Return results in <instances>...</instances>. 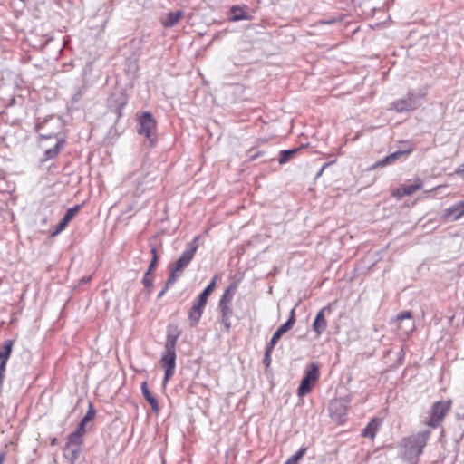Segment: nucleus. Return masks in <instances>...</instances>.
<instances>
[{
	"label": "nucleus",
	"instance_id": "1",
	"mask_svg": "<svg viewBox=\"0 0 464 464\" xmlns=\"http://www.w3.org/2000/svg\"><path fill=\"white\" fill-rule=\"evenodd\" d=\"M430 436V430H425L402 439L400 443L402 458L411 464H417Z\"/></svg>",
	"mask_w": 464,
	"mask_h": 464
},
{
	"label": "nucleus",
	"instance_id": "2",
	"mask_svg": "<svg viewBox=\"0 0 464 464\" xmlns=\"http://www.w3.org/2000/svg\"><path fill=\"white\" fill-rule=\"evenodd\" d=\"M179 334L167 335V340L165 343L164 352L161 355L160 363L161 367L164 369V380L163 382L166 383L169 381V379L175 373L176 368V344L179 338Z\"/></svg>",
	"mask_w": 464,
	"mask_h": 464
},
{
	"label": "nucleus",
	"instance_id": "3",
	"mask_svg": "<svg viewBox=\"0 0 464 464\" xmlns=\"http://www.w3.org/2000/svg\"><path fill=\"white\" fill-rule=\"evenodd\" d=\"M198 240V237L194 238L192 242H190L188 246V248L181 254V256L175 262L174 266L170 268V273L169 276V285H174L175 282L179 278L185 270V268L189 265L191 260L193 259L195 253L198 247L196 241Z\"/></svg>",
	"mask_w": 464,
	"mask_h": 464
},
{
	"label": "nucleus",
	"instance_id": "4",
	"mask_svg": "<svg viewBox=\"0 0 464 464\" xmlns=\"http://www.w3.org/2000/svg\"><path fill=\"white\" fill-rule=\"evenodd\" d=\"M138 125L139 134L144 135L148 139L150 147H154L157 143V121L153 115L149 111L143 112L139 116Z\"/></svg>",
	"mask_w": 464,
	"mask_h": 464
},
{
	"label": "nucleus",
	"instance_id": "5",
	"mask_svg": "<svg viewBox=\"0 0 464 464\" xmlns=\"http://www.w3.org/2000/svg\"><path fill=\"white\" fill-rule=\"evenodd\" d=\"M450 408L451 401L450 400L434 402L430 409V419L426 424L431 428H438Z\"/></svg>",
	"mask_w": 464,
	"mask_h": 464
},
{
	"label": "nucleus",
	"instance_id": "6",
	"mask_svg": "<svg viewBox=\"0 0 464 464\" xmlns=\"http://www.w3.org/2000/svg\"><path fill=\"white\" fill-rule=\"evenodd\" d=\"M419 97L416 93L409 92L403 98L392 102L389 110L398 113L412 111L419 107Z\"/></svg>",
	"mask_w": 464,
	"mask_h": 464
},
{
	"label": "nucleus",
	"instance_id": "7",
	"mask_svg": "<svg viewBox=\"0 0 464 464\" xmlns=\"http://www.w3.org/2000/svg\"><path fill=\"white\" fill-rule=\"evenodd\" d=\"M319 378V367L316 363H312L303 377L297 389L298 396H304L310 392L312 387Z\"/></svg>",
	"mask_w": 464,
	"mask_h": 464
},
{
	"label": "nucleus",
	"instance_id": "8",
	"mask_svg": "<svg viewBox=\"0 0 464 464\" xmlns=\"http://www.w3.org/2000/svg\"><path fill=\"white\" fill-rule=\"evenodd\" d=\"M396 322L398 329L406 336L410 335L415 329L412 314L410 311L401 312L396 317Z\"/></svg>",
	"mask_w": 464,
	"mask_h": 464
},
{
	"label": "nucleus",
	"instance_id": "9",
	"mask_svg": "<svg viewBox=\"0 0 464 464\" xmlns=\"http://www.w3.org/2000/svg\"><path fill=\"white\" fill-rule=\"evenodd\" d=\"M334 304H329L326 306H324L316 314L315 319L313 323V330L316 333L317 336L321 335L327 328V321L325 319V314H330L333 310V305Z\"/></svg>",
	"mask_w": 464,
	"mask_h": 464
},
{
	"label": "nucleus",
	"instance_id": "10",
	"mask_svg": "<svg viewBox=\"0 0 464 464\" xmlns=\"http://www.w3.org/2000/svg\"><path fill=\"white\" fill-rule=\"evenodd\" d=\"M462 217H464V200L459 201L446 208L441 216L445 222L457 221Z\"/></svg>",
	"mask_w": 464,
	"mask_h": 464
},
{
	"label": "nucleus",
	"instance_id": "11",
	"mask_svg": "<svg viewBox=\"0 0 464 464\" xmlns=\"http://www.w3.org/2000/svg\"><path fill=\"white\" fill-rule=\"evenodd\" d=\"M347 410V401L342 398L333 400L329 404L330 416L334 420H341L344 415H346Z\"/></svg>",
	"mask_w": 464,
	"mask_h": 464
},
{
	"label": "nucleus",
	"instance_id": "12",
	"mask_svg": "<svg viewBox=\"0 0 464 464\" xmlns=\"http://www.w3.org/2000/svg\"><path fill=\"white\" fill-rule=\"evenodd\" d=\"M423 182L420 179H416L414 183L410 185H403L392 191V196L395 198H401L403 196H410L422 188Z\"/></svg>",
	"mask_w": 464,
	"mask_h": 464
},
{
	"label": "nucleus",
	"instance_id": "13",
	"mask_svg": "<svg viewBox=\"0 0 464 464\" xmlns=\"http://www.w3.org/2000/svg\"><path fill=\"white\" fill-rule=\"evenodd\" d=\"M141 392H142V395L143 397L145 398V400L149 402V404L150 405L152 411L154 412H159L160 411V405H159V402H158V400L157 398L149 391L148 389V384H147V382H143L141 383Z\"/></svg>",
	"mask_w": 464,
	"mask_h": 464
},
{
	"label": "nucleus",
	"instance_id": "14",
	"mask_svg": "<svg viewBox=\"0 0 464 464\" xmlns=\"http://www.w3.org/2000/svg\"><path fill=\"white\" fill-rule=\"evenodd\" d=\"M216 281H217V277L215 276L211 280V282L208 284V285L198 295V297L195 301L196 304H198L200 306H204V307L206 306L209 295L215 289Z\"/></svg>",
	"mask_w": 464,
	"mask_h": 464
},
{
	"label": "nucleus",
	"instance_id": "15",
	"mask_svg": "<svg viewBox=\"0 0 464 464\" xmlns=\"http://www.w3.org/2000/svg\"><path fill=\"white\" fill-rule=\"evenodd\" d=\"M52 121H54L57 123L58 127L61 128V121L59 119H54V118H51L50 120H46L44 122L37 125V129L39 130H43V132H39V135L42 139H52V138H56L57 137V132H54V131H48V130H44L45 127L49 124V123H52Z\"/></svg>",
	"mask_w": 464,
	"mask_h": 464
},
{
	"label": "nucleus",
	"instance_id": "16",
	"mask_svg": "<svg viewBox=\"0 0 464 464\" xmlns=\"http://www.w3.org/2000/svg\"><path fill=\"white\" fill-rule=\"evenodd\" d=\"M203 309L204 306H200L196 303L193 304L188 312V321L191 327H195L198 324L203 314Z\"/></svg>",
	"mask_w": 464,
	"mask_h": 464
},
{
	"label": "nucleus",
	"instance_id": "17",
	"mask_svg": "<svg viewBox=\"0 0 464 464\" xmlns=\"http://www.w3.org/2000/svg\"><path fill=\"white\" fill-rule=\"evenodd\" d=\"M182 11L169 12L164 18L161 19V24L164 27H173L176 25L180 18L183 16Z\"/></svg>",
	"mask_w": 464,
	"mask_h": 464
},
{
	"label": "nucleus",
	"instance_id": "18",
	"mask_svg": "<svg viewBox=\"0 0 464 464\" xmlns=\"http://www.w3.org/2000/svg\"><path fill=\"white\" fill-rule=\"evenodd\" d=\"M82 452V448L77 446H69L65 444L63 449V455L65 459H67L71 464H74L80 457Z\"/></svg>",
	"mask_w": 464,
	"mask_h": 464
},
{
	"label": "nucleus",
	"instance_id": "19",
	"mask_svg": "<svg viewBox=\"0 0 464 464\" xmlns=\"http://www.w3.org/2000/svg\"><path fill=\"white\" fill-rule=\"evenodd\" d=\"M127 103V99L124 94H112L110 99L111 106H113L115 110L118 111L119 115H121V110Z\"/></svg>",
	"mask_w": 464,
	"mask_h": 464
},
{
	"label": "nucleus",
	"instance_id": "20",
	"mask_svg": "<svg viewBox=\"0 0 464 464\" xmlns=\"http://www.w3.org/2000/svg\"><path fill=\"white\" fill-rule=\"evenodd\" d=\"M64 140H58L54 145V147L47 149L44 151V157L42 160V161H47L52 159H54L61 151V150L63 148Z\"/></svg>",
	"mask_w": 464,
	"mask_h": 464
},
{
	"label": "nucleus",
	"instance_id": "21",
	"mask_svg": "<svg viewBox=\"0 0 464 464\" xmlns=\"http://www.w3.org/2000/svg\"><path fill=\"white\" fill-rule=\"evenodd\" d=\"M411 151V149H409V150H397L388 156H386L383 160L378 161L375 166L376 167H380V166H384V165H387V164H391V163H393L395 160H397L398 159H400L402 155L406 154V153H410Z\"/></svg>",
	"mask_w": 464,
	"mask_h": 464
},
{
	"label": "nucleus",
	"instance_id": "22",
	"mask_svg": "<svg viewBox=\"0 0 464 464\" xmlns=\"http://www.w3.org/2000/svg\"><path fill=\"white\" fill-rule=\"evenodd\" d=\"M95 414H96V411L94 410L93 405L92 403H90L85 416L82 419V420L78 424L76 430L85 433L86 432L85 431L86 423L92 420L95 417Z\"/></svg>",
	"mask_w": 464,
	"mask_h": 464
},
{
	"label": "nucleus",
	"instance_id": "23",
	"mask_svg": "<svg viewBox=\"0 0 464 464\" xmlns=\"http://www.w3.org/2000/svg\"><path fill=\"white\" fill-rule=\"evenodd\" d=\"M84 434V432L75 430L68 436L66 444L69 446H77L82 448L83 444Z\"/></svg>",
	"mask_w": 464,
	"mask_h": 464
},
{
	"label": "nucleus",
	"instance_id": "24",
	"mask_svg": "<svg viewBox=\"0 0 464 464\" xmlns=\"http://www.w3.org/2000/svg\"><path fill=\"white\" fill-rule=\"evenodd\" d=\"M302 150V148H295L291 150H284L280 151L279 158H278V163L280 165H284L287 163L290 160H292L297 152H299Z\"/></svg>",
	"mask_w": 464,
	"mask_h": 464
},
{
	"label": "nucleus",
	"instance_id": "25",
	"mask_svg": "<svg viewBox=\"0 0 464 464\" xmlns=\"http://www.w3.org/2000/svg\"><path fill=\"white\" fill-rule=\"evenodd\" d=\"M236 289L237 286L235 285H230L221 295V298L218 302V305L230 304L233 300Z\"/></svg>",
	"mask_w": 464,
	"mask_h": 464
},
{
	"label": "nucleus",
	"instance_id": "26",
	"mask_svg": "<svg viewBox=\"0 0 464 464\" xmlns=\"http://www.w3.org/2000/svg\"><path fill=\"white\" fill-rule=\"evenodd\" d=\"M379 427V422L377 420L373 419L372 420L368 425L362 430V435L365 438H371L373 439L375 437V434L377 432Z\"/></svg>",
	"mask_w": 464,
	"mask_h": 464
},
{
	"label": "nucleus",
	"instance_id": "27",
	"mask_svg": "<svg viewBox=\"0 0 464 464\" xmlns=\"http://www.w3.org/2000/svg\"><path fill=\"white\" fill-rule=\"evenodd\" d=\"M14 345L13 340H5L0 349V360L8 361Z\"/></svg>",
	"mask_w": 464,
	"mask_h": 464
},
{
	"label": "nucleus",
	"instance_id": "28",
	"mask_svg": "<svg viewBox=\"0 0 464 464\" xmlns=\"http://www.w3.org/2000/svg\"><path fill=\"white\" fill-rule=\"evenodd\" d=\"M295 323V309L293 308L290 312L288 320L285 324L280 325L279 328L277 329V331L280 334H284L285 333L289 331L294 326Z\"/></svg>",
	"mask_w": 464,
	"mask_h": 464
},
{
	"label": "nucleus",
	"instance_id": "29",
	"mask_svg": "<svg viewBox=\"0 0 464 464\" xmlns=\"http://www.w3.org/2000/svg\"><path fill=\"white\" fill-rule=\"evenodd\" d=\"M306 452V448H301L291 458H289L285 464H297Z\"/></svg>",
	"mask_w": 464,
	"mask_h": 464
},
{
	"label": "nucleus",
	"instance_id": "30",
	"mask_svg": "<svg viewBox=\"0 0 464 464\" xmlns=\"http://www.w3.org/2000/svg\"><path fill=\"white\" fill-rule=\"evenodd\" d=\"M231 13L233 14V21H239L246 18L245 11L238 6H233L231 8Z\"/></svg>",
	"mask_w": 464,
	"mask_h": 464
},
{
	"label": "nucleus",
	"instance_id": "31",
	"mask_svg": "<svg viewBox=\"0 0 464 464\" xmlns=\"http://www.w3.org/2000/svg\"><path fill=\"white\" fill-rule=\"evenodd\" d=\"M218 308L221 312V321H227V318H230L232 315L230 304L218 305Z\"/></svg>",
	"mask_w": 464,
	"mask_h": 464
},
{
	"label": "nucleus",
	"instance_id": "32",
	"mask_svg": "<svg viewBox=\"0 0 464 464\" xmlns=\"http://www.w3.org/2000/svg\"><path fill=\"white\" fill-rule=\"evenodd\" d=\"M79 209L80 206L78 205L67 209L63 218H65V220L71 221L73 218V217L77 214Z\"/></svg>",
	"mask_w": 464,
	"mask_h": 464
},
{
	"label": "nucleus",
	"instance_id": "33",
	"mask_svg": "<svg viewBox=\"0 0 464 464\" xmlns=\"http://www.w3.org/2000/svg\"><path fill=\"white\" fill-rule=\"evenodd\" d=\"M248 152H249V159H248L249 161H254L256 159H258L259 157L264 155V151H262V150H255L254 149H250L248 150Z\"/></svg>",
	"mask_w": 464,
	"mask_h": 464
},
{
	"label": "nucleus",
	"instance_id": "34",
	"mask_svg": "<svg viewBox=\"0 0 464 464\" xmlns=\"http://www.w3.org/2000/svg\"><path fill=\"white\" fill-rule=\"evenodd\" d=\"M142 283L146 288H150L152 285V279L150 278L149 273H145Z\"/></svg>",
	"mask_w": 464,
	"mask_h": 464
},
{
	"label": "nucleus",
	"instance_id": "35",
	"mask_svg": "<svg viewBox=\"0 0 464 464\" xmlns=\"http://www.w3.org/2000/svg\"><path fill=\"white\" fill-rule=\"evenodd\" d=\"M6 363H7V361H6V360H0V378H1V379H4V378H5V369H6Z\"/></svg>",
	"mask_w": 464,
	"mask_h": 464
},
{
	"label": "nucleus",
	"instance_id": "36",
	"mask_svg": "<svg viewBox=\"0 0 464 464\" xmlns=\"http://www.w3.org/2000/svg\"><path fill=\"white\" fill-rule=\"evenodd\" d=\"M271 353H268V352L265 351L263 362L266 367L270 366V364H271Z\"/></svg>",
	"mask_w": 464,
	"mask_h": 464
},
{
	"label": "nucleus",
	"instance_id": "37",
	"mask_svg": "<svg viewBox=\"0 0 464 464\" xmlns=\"http://www.w3.org/2000/svg\"><path fill=\"white\" fill-rule=\"evenodd\" d=\"M172 285H169V278L167 279L166 281V284H165V286L163 287V289L159 293L158 295V298H161L164 294L168 291V289Z\"/></svg>",
	"mask_w": 464,
	"mask_h": 464
},
{
	"label": "nucleus",
	"instance_id": "38",
	"mask_svg": "<svg viewBox=\"0 0 464 464\" xmlns=\"http://www.w3.org/2000/svg\"><path fill=\"white\" fill-rule=\"evenodd\" d=\"M276 343H275V341L271 339L266 346V351L268 353H272Z\"/></svg>",
	"mask_w": 464,
	"mask_h": 464
},
{
	"label": "nucleus",
	"instance_id": "39",
	"mask_svg": "<svg viewBox=\"0 0 464 464\" xmlns=\"http://www.w3.org/2000/svg\"><path fill=\"white\" fill-rule=\"evenodd\" d=\"M157 260H158V256H153L152 257V260H151V262L150 264V266H149V268L147 270V273H149V274L151 273V271L154 269V267H155V266L157 264Z\"/></svg>",
	"mask_w": 464,
	"mask_h": 464
},
{
	"label": "nucleus",
	"instance_id": "40",
	"mask_svg": "<svg viewBox=\"0 0 464 464\" xmlns=\"http://www.w3.org/2000/svg\"><path fill=\"white\" fill-rule=\"evenodd\" d=\"M157 260H158V256H153L152 257V260H151V262L150 264V266H149V268L147 270V273H149V274L151 273V271L154 269V267H155V266L157 264Z\"/></svg>",
	"mask_w": 464,
	"mask_h": 464
},
{
	"label": "nucleus",
	"instance_id": "41",
	"mask_svg": "<svg viewBox=\"0 0 464 464\" xmlns=\"http://www.w3.org/2000/svg\"><path fill=\"white\" fill-rule=\"evenodd\" d=\"M282 334H280L277 330L274 333L273 336H272V340L275 341V343H277L279 341V339L282 337Z\"/></svg>",
	"mask_w": 464,
	"mask_h": 464
},
{
	"label": "nucleus",
	"instance_id": "42",
	"mask_svg": "<svg viewBox=\"0 0 464 464\" xmlns=\"http://www.w3.org/2000/svg\"><path fill=\"white\" fill-rule=\"evenodd\" d=\"M455 173L458 175H464V162L458 167V169L455 170Z\"/></svg>",
	"mask_w": 464,
	"mask_h": 464
},
{
	"label": "nucleus",
	"instance_id": "43",
	"mask_svg": "<svg viewBox=\"0 0 464 464\" xmlns=\"http://www.w3.org/2000/svg\"><path fill=\"white\" fill-rule=\"evenodd\" d=\"M222 324H224L226 330L228 332L231 327L230 318H227V321H222Z\"/></svg>",
	"mask_w": 464,
	"mask_h": 464
},
{
	"label": "nucleus",
	"instance_id": "44",
	"mask_svg": "<svg viewBox=\"0 0 464 464\" xmlns=\"http://www.w3.org/2000/svg\"><path fill=\"white\" fill-rule=\"evenodd\" d=\"M65 227L63 226H62V224L59 222V224L57 225V227L55 229V232L53 233V235L55 234H58L60 233L61 231H63Z\"/></svg>",
	"mask_w": 464,
	"mask_h": 464
},
{
	"label": "nucleus",
	"instance_id": "45",
	"mask_svg": "<svg viewBox=\"0 0 464 464\" xmlns=\"http://www.w3.org/2000/svg\"><path fill=\"white\" fill-rule=\"evenodd\" d=\"M330 165V163H324L317 174V177L321 176L324 170Z\"/></svg>",
	"mask_w": 464,
	"mask_h": 464
},
{
	"label": "nucleus",
	"instance_id": "46",
	"mask_svg": "<svg viewBox=\"0 0 464 464\" xmlns=\"http://www.w3.org/2000/svg\"><path fill=\"white\" fill-rule=\"evenodd\" d=\"M5 452L2 451L0 453V464H3V462L5 461Z\"/></svg>",
	"mask_w": 464,
	"mask_h": 464
},
{
	"label": "nucleus",
	"instance_id": "47",
	"mask_svg": "<svg viewBox=\"0 0 464 464\" xmlns=\"http://www.w3.org/2000/svg\"><path fill=\"white\" fill-rule=\"evenodd\" d=\"M70 221L68 220H65V218H63L62 220L60 221V223L62 224V226H63L64 227H66V226L68 225Z\"/></svg>",
	"mask_w": 464,
	"mask_h": 464
},
{
	"label": "nucleus",
	"instance_id": "48",
	"mask_svg": "<svg viewBox=\"0 0 464 464\" xmlns=\"http://www.w3.org/2000/svg\"><path fill=\"white\" fill-rule=\"evenodd\" d=\"M151 254H152V257H153V256H157V249H156V247H154V246H153V247L151 248Z\"/></svg>",
	"mask_w": 464,
	"mask_h": 464
},
{
	"label": "nucleus",
	"instance_id": "49",
	"mask_svg": "<svg viewBox=\"0 0 464 464\" xmlns=\"http://www.w3.org/2000/svg\"><path fill=\"white\" fill-rule=\"evenodd\" d=\"M90 280H91V277H88V278L83 277L81 279V283H88Z\"/></svg>",
	"mask_w": 464,
	"mask_h": 464
}]
</instances>
